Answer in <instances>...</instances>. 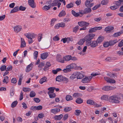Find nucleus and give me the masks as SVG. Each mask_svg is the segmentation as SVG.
Instances as JSON below:
<instances>
[{
	"label": "nucleus",
	"mask_w": 123,
	"mask_h": 123,
	"mask_svg": "<svg viewBox=\"0 0 123 123\" xmlns=\"http://www.w3.org/2000/svg\"><path fill=\"white\" fill-rule=\"evenodd\" d=\"M66 38L67 41V43H68L69 41H72L73 40V38L72 37H68Z\"/></svg>",
	"instance_id": "nucleus-59"
},
{
	"label": "nucleus",
	"mask_w": 123,
	"mask_h": 123,
	"mask_svg": "<svg viewBox=\"0 0 123 123\" xmlns=\"http://www.w3.org/2000/svg\"><path fill=\"white\" fill-rule=\"evenodd\" d=\"M62 69L60 68H57L56 70H52V73L54 74H56L58 72L61 71Z\"/></svg>",
	"instance_id": "nucleus-44"
},
{
	"label": "nucleus",
	"mask_w": 123,
	"mask_h": 123,
	"mask_svg": "<svg viewBox=\"0 0 123 123\" xmlns=\"http://www.w3.org/2000/svg\"><path fill=\"white\" fill-rule=\"evenodd\" d=\"M72 110V108L70 107H67L65 108L64 109V111L65 112L70 111Z\"/></svg>",
	"instance_id": "nucleus-48"
},
{
	"label": "nucleus",
	"mask_w": 123,
	"mask_h": 123,
	"mask_svg": "<svg viewBox=\"0 0 123 123\" xmlns=\"http://www.w3.org/2000/svg\"><path fill=\"white\" fill-rule=\"evenodd\" d=\"M21 48H23L25 47L26 46V43L24 41V39L23 38H21Z\"/></svg>",
	"instance_id": "nucleus-22"
},
{
	"label": "nucleus",
	"mask_w": 123,
	"mask_h": 123,
	"mask_svg": "<svg viewBox=\"0 0 123 123\" xmlns=\"http://www.w3.org/2000/svg\"><path fill=\"white\" fill-rule=\"evenodd\" d=\"M108 96L106 95H103L101 97V99L102 100H108Z\"/></svg>",
	"instance_id": "nucleus-49"
},
{
	"label": "nucleus",
	"mask_w": 123,
	"mask_h": 123,
	"mask_svg": "<svg viewBox=\"0 0 123 123\" xmlns=\"http://www.w3.org/2000/svg\"><path fill=\"white\" fill-rule=\"evenodd\" d=\"M71 55H67L64 56L63 57V59L65 61H69L71 60Z\"/></svg>",
	"instance_id": "nucleus-15"
},
{
	"label": "nucleus",
	"mask_w": 123,
	"mask_h": 123,
	"mask_svg": "<svg viewBox=\"0 0 123 123\" xmlns=\"http://www.w3.org/2000/svg\"><path fill=\"white\" fill-rule=\"evenodd\" d=\"M33 66V64L31 63L28 65L26 68L25 71L26 72H28L31 70Z\"/></svg>",
	"instance_id": "nucleus-14"
},
{
	"label": "nucleus",
	"mask_w": 123,
	"mask_h": 123,
	"mask_svg": "<svg viewBox=\"0 0 123 123\" xmlns=\"http://www.w3.org/2000/svg\"><path fill=\"white\" fill-rule=\"evenodd\" d=\"M66 99L67 101H70L73 99L72 97L70 95H67L66 97Z\"/></svg>",
	"instance_id": "nucleus-39"
},
{
	"label": "nucleus",
	"mask_w": 123,
	"mask_h": 123,
	"mask_svg": "<svg viewBox=\"0 0 123 123\" xmlns=\"http://www.w3.org/2000/svg\"><path fill=\"white\" fill-rule=\"evenodd\" d=\"M93 0H87L85 2V5L88 7H92L94 4L93 3H91Z\"/></svg>",
	"instance_id": "nucleus-7"
},
{
	"label": "nucleus",
	"mask_w": 123,
	"mask_h": 123,
	"mask_svg": "<svg viewBox=\"0 0 123 123\" xmlns=\"http://www.w3.org/2000/svg\"><path fill=\"white\" fill-rule=\"evenodd\" d=\"M66 68L63 69L62 71L65 73H67L71 71V69L67 67V66L66 67Z\"/></svg>",
	"instance_id": "nucleus-34"
},
{
	"label": "nucleus",
	"mask_w": 123,
	"mask_h": 123,
	"mask_svg": "<svg viewBox=\"0 0 123 123\" xmlns=\"http://www.w3.org/2000/svg\"><path fill=\"white\" fill-rule=\"evenodd\" d=\"M72 14L75 17H77L79 16L80 15L79 13H78L76 12L74 10H72L71 11Z\"/></svg>",
	"instance_id": "nucleus-31"
},
{
	"label": "nucleus",
	"mask_w": 123,
	"mask_h": 123,
	"mask_svg": "<svg viewBox=\"0 0 123 123\" xmlns=\"http://www.w3.org/2000/svg\"><path fill=\"white\" fill-rule=\"evenodd\" d=\"M90 8H86L84 9V14L90 13L91 12V10Z\"/></svg>",
	"instance_id": "nucleus-27"
},
{
	"label": "nucleus",
	"mask_w": 123,
	"mask_h": 123,
	"mask_svg": "<svg viewBox=\"0 0 123 123\" xmlns=\"http://www.w3.org/2000/svg\"><path fill=\"white\" fill-rule=\"evenodd\" d=\"M51 64L49 62H47L45 64V66L43 68V70L46 71L49 69V68L51 66Z\"/></svg>",
	"instance_id": "nucleus-18"
},
{
	"label": "nucleus",
	"mask_w": 123,
	"mask_h": 123,
	"mask_svg": "<svg viewBox=\"0 0 123 123\" xmlns=\"http://www.w3.org/2000/svg\"><path fill=\"white\" fill-rule=\"evenodd\" d=\"M11 82L12 83H16L17 82L16 79L15 78H12L11 80Z\"/></svg>",
	"instance_id": "nucleus-63"
},
{
	"label": "nucleus",
	"mask_w": 123,
	"mask_h": 123,
	"mask_svg": "<svg viewBox=\"0 0 123 123\" xmlns=\"http://www.w3.org/2000/svg\"><path fill=\"white\" fill-rule=\"evenodd\" d=\"M74 6V4L71 2L67 4L66 7L68 8H69L73 7Z\"/></svg>",
	"instance_id": "nucleus-41"
},
{
	"label": "nucleus",
	"mask_w": 123,
	"mask_h": 123,
	"mask_svg": "<svg viewBox=\"0 0 123 123\" xmlns=\"http://www.w3.org/2000/svg\"><path fill=\"white\" fill-rule=\"evenodd\" d=\"M118 42L117 39H115L114 40H110L109 42L110 46H112Z\"/></svg>",
	"instance_id": "nucleus-25"
},
{
	"label": "nucleus",
	"mask_w": 123,
	"mask_h": 123,
	"mask_svg": "<svg viewBox=\"0 0 123 123\" xmlns=\"http://www.w3.org/2000/svg\"><path fill=\"white\" fill-rule=\"evenodd\" d=\"M26 9L25 7L22 6H20L19 8V10L21 11H24Z\"/></svg>",
	"instance_id": "nucleus-60"
},
{
	"label": "nucleus",
	"mask_w": 123,
	"mask_h": 123,
	"mask_svg": "<svg viewBox=\"0 0 123 123\" xmlns=\"http://www.w3.org/2000/svg\"><path fill=\"white\" fill-rule=\"evenodd\" d=\"M51 6V5H49L48 6L45 5L43 7L42 9L45 11H47L49 9Z\"/></svg>",
	"instance_id": "nucleus-29"
},
{
	"label": "nucleus",
	"mask_w": 123,
	"mask_h": 123,
	"mask_svg": "<svg viewBox=\"0 0 123 123\" xmlns=\"http://www.w3.org/2000/svg\"><path fill=\"white\" fill-rule=\"evenodd\" d=\"M103 39L104 38L103 37H99L98 38L97 41L98 43H99L102 42L103 41Z\"/></svg>",
	"instance_id": "nucleus-40"
},
{
	"label": "nucleus",
	"mask_w": 123,
	"mask_h": 123,
	"mask_svg": "<svg viewBox=\"0 0 123 123\" xmlns=\"http://www.w3.org/2000/svg\"><path fill=\"white\" fill-rule=\"evenodd\" d=\"M43 107L42 106L39 105L37 106H36V110H41L42 109Z\"/></svg>",
	"instance_id": "nucleus-61"
},
{
	"label": "nucleus",
	"mask_w": 123,
	"mask_h": 123,
	"mask_svg": "<svg viewBox=\"0 0 123 123\" xmlns=\"http://www.w3.org/2000/svg\"><path fill=\"white\" fill-rule=\"evenodd\" d=\"M36 93L34 91H31L30 92V96L31 97H33L35 96Z\"/></svg>",
	"instance_id": "nucleus-46"
},
{
	"label": "nucleus",
	"mask_w": 123,
	"mask_h": 123,
	"mask_svg": "<svg viewBox=\"0 0 123 123\" xmlns=\"http://www.w3.org/2000/svg\"><path fill=\"white\" fill-rule=\"evenodd\" d=\"M55 88L54 87H51L48 88V89L49 91L48 92V93H49V92L51 93V92H54V90L55 89Z\"/></svg>",
	"instance_id": "nucleus-26"
},
{
	"label": "nucleus",
	"mask_w": 123,
	"mask_h": 123,
	"mask_svg": "<svg viewBox=\"0 0 123 123\" xmlns=\"http://www.w3.org/2000/svg\"><path fill=\"white\" fill-rule=\"evenodd\" d=\"M56 60L58 62L61 63H64V60L62 58L61 55H57L56 56Z\"/></svg>",
	"instance_id": "nucleus-8"
},
{
	"label": "nucleus",
	"mask_w": 123,
	"mask_h": 123,
	"mask_svg": "<svg viewBox=\"0 0 123 123\" xmlns=\"http://www.w3.org/2000/svg\"><path fill=\"white\" fill-rule=\"evenodd\" d=\"M120 98L116 96L113 95L110 96L109 98V101L112 103H118L119 102Z\"/></svg>",
	"instance_id": "nucleus-1"
},
{
	"label": "nucleus",
	"mask_w": 123,
	"mask_h": 123,
	"mask_svg": "<svg viewBox=\"0 0 123 123\" xmlns=\"http://www.w3.org/2000/svg\"><path fill=\"white\" fill-rule=\"evenodd\" d=\"M47 80V78L45 77H44L41 79L39 81V82L41 84L45 82Z\"/></svg>",
	"instance_id": "nucleus-32"
},
{
	"label": "nucleus",
	"mask_w": 123,
	"mask_h": 123,
	"mask_svg": "<svg viewBox=\"0 0 123 123\" xmlns=\"http://www.w3.org/2000/svg\"><path fill=\"white\" fill-rule=\"evenodd\" d=\"M38 54V52L37 51H34L33 53V55L34 57V59H37Z\"/></svg>",
	"instance_id": "nucleus-54"
},
{
	"label": "nucleus",
	"mask_w": 123,
	"mask_h": 123,
	"mask_svg": "<svg viewBox=\"0 0 123 123\" xmlns=\"http://www.w3.org/2000/svg\"><path fill=\"white\" fill-rule=\"evenodd\" d=\"M6 66L4 65L2 66L0 68V69L1 71H3L5 70H6Z\"/></svg>",
	"instance_id": "nucleus-58"
},
{
	"label": "nucleus",
	"mask_w": 123,
	"mask_h": 123,
	"mask_svg": "<svg viewBox=\"0 0 123 123\" xmlns=\"http://www.w3.org/2000/svg\"><path fill=\"white\" fill-rule=\"evenodd\" d=\"M108 3V0H103L101 1V3L102 5H106Z\"/></svg>",
	"instance_id": "nucleus-52"
},
{
	"label": "nucleus",
	"mask_w": 123,
	"mask_h": 123,
	"mask_svg": "<svg viewBox=\"0 0 123 123\" xmlns=\"http://www.w3.org/2000/svg\"><path fill=\"white\" fill-rule=\"evenodd\" d=\"M63 81L64 83H67L68 82L69 80L67 78L64 76Z\"/></svg>",
	"instance_id": "nucleus-56"
},
{
	"label": "nucleus",
	"mask_w": 123,
	"mask_h": 123,
	"mask_svg": "<svg viewBox=\"0 0 123 123\" xmlns=\"http://www.w3.org/2000/svg\"><path fill=\"white\" fill-rule=\"evenodd\" d=\"M4 79L3 80V82L4 83H7L8 81V77L7 76H6L4 77Z\"/></svg>",
	"instance_id": "nucleus-42"
},
{
	"label": "nucleus",
	"mask_w": 123,
	"mask_h": 123,
	"mask_svg": "<svg viewBox=\"0 0 123 123\" xmlns=\"http://www.w3.org/2000/svg\"><path fill=\"white\" fill-rule=\"evenodd\" d=\"M13 29L14 32L16 33H18L21 31L22 27L20 25H16L14 27Z\"/></svg>",
	"instance_id": "nucleus-5"
},
{
	"label": "nucleus",
	"mask_w": 123,
	"mask_h": 123,
	"mask_svg": "<svg viewBox=\"0 0 123 123\" xmlns=\"http://www.w3.org/2000/svg\"><path fill=\"white\" fill-rule=\"evenodd\" d=\"M120 3L119 1H117L116 2V5L112 6L110 7V8L112 10L116 9L119 8V6L120 5Z\"/></svg>",
	"instance_id": "nucleus-9"
},
{
	"label": "nucleus",
	"mask_w": 123,
	"mask_h": 123,
	"mask_svg": "<svg viewBox=\"0 0 123 123\" xmlns=\"http://www.w3.org/2000/svg\"><path fill=\"white\" fill-rule=\"evenodd\" d=\"M69 68L71 69L76 68L77 67L76 64L75 63H73L67 66Z\"/></svg>",
	"instance_id": "nucleus-17"
},
{
	"label": "nucleus",
	"mask_w": 123,
	"mask_h": 123,
	"mask_svg": "<svg viewBox=\"0 0 123 123\" xmlns=\"http://www.w3.org/2000/svg\"><path fill=\"white\" fill-rule=\"evenodd\" d=\"M23 77L22 75L20 76L18 82V85H20L21 84L22 81V80Z\"/></svg>",
	"instance_id": "nucleus-51"
},
{
	"label": "nucleus",
	"mask_w": 123,
	"mask_h": 123,
	"mask_svg": "<svg viewBox=\"0 0 123 123\" xmlns=\"http://www.w3.org/2000/svg\"><path fill=\"white\" fill-rule=\"evenodd\" d=\"M94 101L92 100L88 99L87 100L86 103L88 104L93 105L94 103Z\"/></svg>",
	"instance_id": "nucleus-45"
},
{
	"label": "nucleus",
	"mask_w": 123,
	"mask_h": 123,
	"mask_svg": "<svg viewBox=\"0 0 123 123\" xmlns=\"http://www.w3.org/2000/svg\"><path fill=\"white\" fill-rule=\"evenodd\" d=\"M24 35L27 38H30L33 39L34 38H36L37 37V35L33 33H27L25 34Z\"/></svg>",
	"instance_id": "nucleus-3"
},
{
	"label": "nucleus",
	"mask_w": 123,
	"mask_h": 123,
	"mask_svg": "<svg viewBox=\"0 0 123 123\" xmlns=\"http://www.w3.org/2000/svg\"><path fill=\"white\" fill-rule=\"evenodd\" d=\"M79 72H75L73 73L75 78H77L78 77L79 74Z\"/></svg>",
	"instance_id": "nucleus-62"
},
{
	"label": "nucleus",
	"mask_w": 123,
	"mask_h": 123,
	"mask_svg": "<svg viewBox=\"0 0 123 123\" xmlns=\"http://www.w3.org/2000/svg\"><path fill=\"white\" fill-rule=\"evenodd\" d=\"M79 25L81 27L86 26L89 25V24L83 21H80L78 22Z\"/></svg>",
	"instance_id": "nucleus-13"
},
{
	"label": "nucleus",
	"mask_w": 123,
	"mask_h": 123,
	"mask_svg": "<svg viewBox=\"0 0 123 123\" xmlns=\"http://www.w3.org/2000/svg\"><path fill=\"white\" fill-rule=\"evenodd\" d=\"M79 28V27L78 25H77L74 27L73 31V32L75 33H76Z\"/></svg>",
	"instance_id": "nucleus-43"
},
{
	"label": "nucleus",
	"mask_w": 123,
	"mask_h": 123,
	"mask_svg": "<svg viewBox=\"0 0 123 123\" xmlns=\"http://www.w3.org/2000/svg\"><path fill=\"white\" fill-rule=\"evenodd\" d=\"M104 79L105 81L107 82L110 83H114L116 82L115 80L112 79L107 77L105 76L104 77Z\"/></svg>",
	"instance_id": "nucleus-4"
},
{
	"label": "nucleus",
	"mask_w": 123,
	"mask_h": 123,
	"mask_svg": "<svg viewBox=\"0 0 123 123\" xmlns=\"http://www.w3.org/2000/svg\"><path fill=\"white\" fill-rule=\"evenodd\" d=\"M113 29V27L111 25H110L106 27L105 29V30L106 32H110Z\"/></svg>",
	"instance_id": "nucleus-21"
},
{
	"label": "nucleus",
	"mask_w": 123,
	"mask_h": 123,
	"mask_svg": "<svg viewBox=\"0 0 123 123\" xmlns=\"http://www.w3.org/2000/svg\"><path fill=\"white\" fill-rule=\"evenodd\" d=\"M23 90L25 92H26L30 91L31 89L28 88L23 87Z\"/></svg>",
	"instance_id": "nucleus-57"
},
{
	"label": "nucleus",
	"mask_w": 123,
	"mask_h": 123,
	"mask_svg": "<svg viewBox=\"0 0 123 123\" xmlns=\"http://www.w3.org/2000/svg\"><path fill=\"white\" fill-rule=\"evenodd\" d=\"M114 87L112 86H104L102 89L105 91H108L113 89Z\"/></svg>",
	"instance_id": "nucleus-12"
},
{
	"label": "nucleus",
	"mask_w": 123,
	"mask_h": 123,
	"mask_svg": "<svg viewBox=\"0 0 123 123\" xmlns=\"http://www.w3.org/2000/svg\"><path fill=\"white\" fill-rule=\"evenodd\" d=\"M75 102L77 104H80L82 103L83 100L81 98H78L77 99Z\"/></svg>",
	"instance_id": "nucleus-38"
},
{
	"label": "nucleus",
	"mask_w": 123,
	"mask_h": 123,
	"mask_svg": "<svg viewBox=\"0 0 123 123\" xmlns=\"http://www.w3.org/2000/svg\"><path fill=\"white\" fill-rule=\"evenodd\" d=\"M28 3L31 7L34 8L36 7V4L34 2V0H30L28 1Z\"/></svg>",
	"instance_id": "nucleus-10"
},
{
	"label": "nucleus",
	"mask_w": 123,
	"mask_h": 123,
	"mask_svg": "<svg viewBox=\"0 0 123 123\" xmlns=\"http://www.w3.org/2000/svg\"><path fill=\"white\" fill-rule=\"evenodd\" d=\"M122 32H118L115 33L113 34L112 36L113 37H117L119 36L121 34Z\"/></svg>",
	"instance_id": "nucleus-47"
},
{
	"label": "nucleus",
	"mask_w": 123,
	"mask_h": 123,
	"mask_svg": "<svg viewBox=\"0 0 123 123\" xmlns=\"http://www.w3.org/2000/svg\"><path fill=\"white\" fill-rule=\"evenodd\" d=\"M66 15L65 11L64 10H62L59 13L58 16L60 17H62L65 16Z\"/></svg>",
	"instance_id": "nucleus-28"
},
{
	"label": "nucleus",
	"mask_w": 123,
	"mask_h": 123,
	"mask_svg": "<svg viewBox=\"0 0 123 123\" xmlns=\"http://www.w3.org/2000/svg\"><path fill=\"white\" fill-rule=\"evenodd\" d=\"M85 41L84 38L83 39H81L78 42L77 44L80 45H82L83 44Z\"/></svg>",
	"instance_id": "nucleus-37"
},
{
	"label": "nucleus",
	"mask_w": 123,
	"mask_h": 123,
	"mask_svg": "<svg viewBox=\"0 0 123 123\" xmlns=\"http://www.w3.org/2000/svg\"><path fill=\"white\" fill-rule=\"evenodd\" d=\"M18 6H17L15 7L10 12L11 13H14L18 11Z\"/></svg>",
	"instance_id": "nucleus-24"
},
{
	"label": "nucleus",
	"mask_w": 123,
	"mask_h": 123,
	"mask_svg": "<svg viewBox=\"0 0 123 123\" xmlns=\"http://www.w3.org/2000/svg\"><path fill=\"white\" fill-rule=\"evenodd\" d=\"M92 77L88 76L83 79L82 80V82L84 83L89 82L92 78Z\"/></svg>",
	"instance_id": "nucleus-6"
},
{
	"label": "nucleus",
	"mask_w": 123,
	"mask_h": 123,
	"mask_svg": "<svg viewBox=\"0 0 123 123\" xmlns=\"http://www.w3.org/2000/svg\"><path fill=\"white\" fill-rule=\"evenodd\" d=\"M63 116V115L61 114L58 116L55 115L54 117V118L55 120H60Z\"/></svg>",
	"instance_id": "nucleus-23"
},
{
	"label": "nucleus",
	"mask_w": 123,
	"mask_h": 123,
	"mask_svg": "<svg viewBox=\"0 0 123 123\" xmlns=\"http://www.w3.org/2000/svg\"><path fill=\"white\" fill-rule=\"evenodd\" d=\"M53 40L55 41H58L59 40V38L57 35H56L53 37Z\"/></svg>",
	"instance_id": "nucleus-64"
},
{
	"label": "nucleus",
	"mask_w": 123,
	"mask_h": 123,
	"mask_svg": "<svg viewBox=\"0 0 123 123\" xmlns=\"http://www.w3.org/2000/svg\"><path fill=\"white\" fill-rule=\"evenodd\" d=\"M18 102L17 101H15L13 102L12 104L11 107L12 108L15 107L17 105Z\"/></svg>",
	"instance_id": "nucleus-50"
},
{
	"label": "nucleus",
	"mask_w": 123,
	"mask_h": 123,
	"mask_svg": "<svg viewBox=\"0 0 123 123\" xmlns=\"http://www.w3.org/2000/svg\"><path fill=\"white\" fill-rule=\"evenodd\" d=\"M59 0H55L53 1L52 4L53 6H56L59 3H60Z\"/></svg>",
	"instance_id": "nucleus-30"
},
{
	"label": "nucleus",
	"mask_w": 123,
	"mask_h": 123,
	"mask_svg": "<svg viewBox=\"0 0 123 123\" xmlns=\"http://www.w3.org/2000/svg\"><path fill=\"white\" fill-rule=\"evenodd\" d=\"M60 109L59 108H55L51 110V112L52 113L55 114L60 112Z\"/></svg>",
	"instance_id": "nucleus-16"
},
{
	"label": "nucleus",
	"mask_w": 123,
	"mask_h": 123,
	"mask_svg": "<svg viewBox=\"0 0 123 123\" xmlns=\"http://www.w3.org/2000/svg\"><path fill=\"white\" fill-rule=\"evenodd\" d=\"M81 113V111L79 110H75V114L77 116H79L80 113Z\"/></svg>",
	"instance_id": "nucleus-55"
},
{
	"label": "nucleus",
	"mask_w": 123,
	"mask_h": 123,
	"mask_svg": "<svg viewBox=\"0 0 123 123\" xmlns=\"http://www.w3.org/2000/svg\"><path fill=\"white\" fill-rule=\"evenodd\" d=\"M56 20V19L55 18H53L51 19V21L50 25L51 26H52Z\"/></svg>",
	"instance_id": "nucleus-53"
},
{
	"label": "nucleus",
	"mask_w": 123,
	"mask_h": 123,
	"mask_svg": "<svg viewBox=\"0 0 123 123\" xmlns=\"http://www.w3.org/2000/svg\"><path fill=\"white\" fill-rule=\"evenodd\" d=\"M98 43L96 41H93L91 44V47H94L98 45Z\"/></svg>",
	"instance_id": "nucleus-33"
},
{
	"label": "nucleus",
	"mask_w": 123,
	"mask_h": 123,
	"mask_svg": "<svg viewBox=\"0 0 123 123\" xmlns=\"http://www.w3.org/2000/svg\"><path fill=\"white\" fill-rule=\"evenodd\" d=\"M102 27H95L90 29L89 31V32L92 33L100 29H102Z\"/></svg>",
	"instance_id": "nucleus-11"
},
{
	"label": "nucleus",
	"mask_w": 123,
	"mask_h": 123,
	"mask_svg": "<svg viewBox=\"0 0 123 123\" xmlns=\"http://www.w3.org/2000/svg\"><path fill=\"white\" fill-rule=\"evenodd\" d=\"M48 94L49 95V96L50 98H54L55 97V94L54 92H51V93L49 92V93Z\"/></svg>",
	"instance_id": "nucleus-35"
},
{
	"label": "nucleus",
	"mask_w": 123,
	"mask_h": 123,
	"mask_svg": "<svg viewBox=\"0 0 123 123\" xmlns=\"http://www.w3.org/2000/svg\"><path fill=\"white\" fill-rule=\"evenodd\" d=\"M48 54L47 52L43 53L41 55V57L43 60L45 59L48 55Z\"/></svg>",
	"instance_id": "nucleus-19"
},
{
	"label": "nucleus",
	"mask_w": 123,
	"mask_h": 123,
	"mask_svg": "<svg viewBox=\"0 0 123 123\" xmlns=\"http://www.w3.org/2000/svg\"><path fill=\"white\" fill-rule=\"evenodd\" d=\"M63 77L61 75L58 76L56 77V80L59 82L62 81Z\"/></svg>",
	"instance_id": "nucleus-20"
},
{
	"label": "nucleus",
	"mask_w": 123,
	"mask_h": 123,
	"mask_svg": "<svg viewBox=\"0 0 123 123\" xmlns=\"http://www.w3.org/2000/svg\"><path fill=\"white\" fill-rule=\"evenodd\" d=\"M95 36L94 34H89L86 35L84 38L86 42H88L91 41L93 39Z\"/></svg>",
	"instance_id": "nucleus-2"
},
{
	"label": "nucleus",
	"mask_w": 123,
	"mask_h": 123,
	"mask_svg": "<svg viewBox=\"0 0 123 123\" xmlns=\"http://www.w3.org/2000/svg\"><path fill=\"white\" fill-rule=\"evenodd\" d=\"M79 74L78 77L77 78V79H81L84 77L83 73L82 72H79Z\"/></svg>",
	"instance_id": "nucleus-36"
}]
</instances>
